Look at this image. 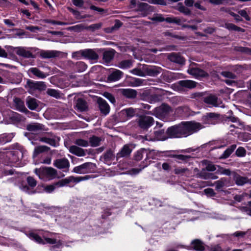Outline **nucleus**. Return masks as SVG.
<instances>
[{
    "label": "nucleus",
    "mask_w": 251,
    "mask_h": 251,
    "mask_svg": "<svg viewBox=\"0 0 251 251\" xmlns=\"http://www.w3.org/2000/svg\"><path fill=\"white\" fill-rule=\"evenodd\" d=\"M203 127L201 123L195 121L182 122L178 125L169 127L167 130V134L170 138L186 137Z\"/></svg>",
    "instance_id": "obj_1"
},
{
    "label": "nucleus",
    "mask_w": 251,
    "mask_h": 251,
    "mask_svg": "<svg viewBox=\"0 0 251 251\" xmlns=\"http://www.w3.org/2000/svg\"><path fill=\"white\" fill-rule=\"evenodd\" d=\"M74 143L75 145H72L69 147V152L79 157L84 156L86 155L87 150L83 149L81 147H87L89 145V141L83 139H76Z\"/></svg>",
    "instance_id": "obj_2"
},
{
    "label": "nucleus",
    "mask_w": 251,
    "mask_h": 251,
    "mask_svg": "<svg viewBox=\"0 0 251 251\" xmlns=\"http://www.w3.org/2000/svg\"><path fill=\"white\" fill-rule=\"evenodd\" d=\"M34 173L41 179L47 178L52 180L57 176V171L55 169L50 167H44L36 168Z\"/></svg>",
    "instance_id": "obj_3"
},
{
    "label": "nucleus",
    "mask_w": 251,
    "mask_h": 251,
    "mask_svg": "<svg viewBox=\"0 0 251 251\" xmlns=\"http://www.w3.org/2000/svg\"><path fill=\"white\" fill-rule=\"evenodd\" d=\"M30 93H33L35 91H44L46 89V85L42 81H34L28 79L25 86Z\"/></svg>",
    "instance_id": "obj_4"
},
{
    "label": "nucleus",
    "mask_w": 251,
    "mask_h": 251,
    "mask_svg": "<svg viewBox=\"0 0 251 251\" xmlns=\"http://www.w3.org/2000/svg\"><path fill=\"white\" fill-rule=\"evenodd\" d=\"M96 168V164L92 162H86L75 167L73 172L79 174H84L92 172Z\"/></svg>",
    "instance_id": "obj_5"
},
{
    "label": "nucleus",
    "mask_w": 251,
    "mask_h": 251,
    "mask_svg": "<svg viewBox=\"0 0 251 251\" xmlns=\"http://www.w3.org/2000/svg\"><path fill=\"white\" fill-rule=\"evenodd\" d=\"M171 112H172V109L170 106L166 104H162L154 108L152 114L157 117L162 118L167 116Z\"/></svg>",
    "instance_id": "obj_6"
},
{
    "label": "nucleus",
    "mask_w": 251,
    "mask_h": 251,
    "mask_svg": "<svg viewBox=\"0 0 251 251\" xmlns=\"http://www.w3.org/2000/svg\"><path fill=\"white\" fill-rule=\"evenodd\" d=\"M91 177L90 176H78V177H75L74 176H70L68 177L65 179H61L57 182L56 184L57 185L59 186H64L70 182H74L75 183H77L81 181L89 179Z\"/></svg>",
    "instance_id": "obj_7"
},
{
    "label": "nucleus",
    "mask_w": 251,
    "mask_h": 251,
    "mask_svg": "<svg viewBox=\"0 0 251 251\" xmlns=\"http://www.w3.org/2000/svg\"><path fill=\"white\" fill-rule=\"evenodd\" d=\"M39 141L56 147L59 139L51 132H48L44 136L39 137Z\"/></svg>",
    "instance_id": "obj_8"
},
{
    "label": "nucleus",
    "mask_w": 251,
    "mask_h": 251,
    "mask_svg": "<svg viewBox=\"0 0 251 251\" xmlns=\"http://www.w3.org/2000/svg\"><path fill=\"white\" fill-rule=\"evenodd\" d=\"M203 123L208 125H215L220 121V115L215 113H208L202 118Z\"/></svg>",
    "instance_id": "obj_9"
},
{
    "label": "nucleus",
    "mask_w": 251,
    "mask_h": 251,
    "mask_svg": "<svg viewBox=\"0 0 251 251\" xmlns=\"http://www.w3.org/2000/svg\"><path fill=\"white\" fill-rule=\"evenodd\" d=\"M154 137L152 138L150 136H146L145 138L148 141H155V140H162L164 141L167 139L168 137H170L167 132H165V130L163 129H160L155 130L154 132Z\"/></svg>",
    "instance_id": "obj_10"
},
{
    "label": "nucleus",
    "mask_w": 251,
    "mask_h": 251,
    "mask_svg": "<svg viewBox=\"0 0 251 251\" xmlns=\"http://www.w3.org/2000/svg\"><path fill=\"white\" fill-rule=\"evenodd\" d=\"M131 7L135 8L137 6V10L140 11H144V14L143 16H146L147 15L146 13L150 10V6L147 3L140 2L139 0H131L130 1Z\"/></svg>",
    "instance_id": "obj_11"
},
{
    "label": "nucleus",
    "mask_w": 251,
    "mask_h": 251,
    "mask_svg": "<svg viewBox=\"0 0 251 251\" xmlns=\"http://www.w3.org/2000/svg\"><path fill=\"white\" fill-rule=\"evenodd\" d=\"M153 118L149 116H141L138 120V125L143 129H147L153 123Z\"/></svg>",
    "instance_id": "obj_12"
},
{
    "label": "nucleus",
    "mask_w": 251,
    "mask_h": 251,
    "mask_svg": "<svg viewBox=\"0 0 251 251\" xmlns=\"http://www.w3.org/2000/svg\"><path fill=\"white\" fill-rule=\"evenodd\" d=\"M187 72L195 77H206L209 76L207 73L197 67H191L188 69Z\"/></svg>",
    "instance_id": "obj_13"
},
{
    "label": "nucleus",
    "mask_w": 251,
    "mask_h": 251,
    "mask_svg": "<svg viewBox=\"0 0 251 251\" xmlns=\"http://www.w3.org/2000/svg\"><path fill=\"white\" fill-rule=\"evenodd\" d=\"M61 52L54 50H42L40 52V56L43 59H50L58 57Z\"/></svg>",
    "instance_id": "obj_14"
},
{
    "label": "nucleus",
    "mask_w": 251,
    "mask_h": 251,
    "mask_svg": "<svg viewBox=\"0 0 251 251\" xmlns=\"http://www.w3.org/2000/svg\"><path fill=\"white\" fill-rule=\"evenodd\" d=\"M82 56L89 60L97 61L99 58V55L92 49H86L80 51Z\"/></svg>",
    "instance_id": "obj_15"
},
{
    "label": "nucleus",
    "mask_w": 251,
    "mask_h": 251,
    "mask_svg": "<svg viewBox=\"0 0 251 251\" xmlns=\"http://www.w3.org/2000/svg\"><path fill=\"white\" fill-rule=\"evenodd\" d=\"M190 250L196 251H204L205 246L204 243L200 239H195L192 241L190 246L188 248Z\"/></svg>",
    "instance_id": "obj_16"
},
{
    "label": "nucleus",
    "mask_w": 251,
    "mask_h": 251,
    "mask_svg": "<svg viewBox=\"0 0 251 251\" xmlns=\"http://www.w3.org/2000/svg\"><path fill=\"white\" fill-rule=\"evenodd\" d=\"M97 103L100 112L104 115L109 113L110 107L107 102L101 98H99L97 100Z\"/></svg>",
    "instance_id": "obj_17"
},
{
    "label": "nucleus",
    "mask_w": 251,
    "mask_h": 251,
    "mask_svg": "<svg viewBox=\"0 0 251 251\" xmlns=\"http://www.w3.org/2000/svg\"><path fill=\"white\" fill-rule=\"evenodd\" d=\"M53 165L59 169L69 170L70 163L69 160L66 158L57 159L54 161Z\"/></svg>",
    "instance_id": "obj_18"
},
{
    "label": "nucleus",
    "mask_w": 251,
    "mask_h": 251,
    "mask_svg": "<svg viewBox=\"0 0 251 251\" xmlns=\"http://www.w3.org/2000/svg\"><path fill=\"white\" fill-rule=\"evenodd\" d=\"M119 92L123 96L128 99H134L137 96V91L132 89H121Z\"/></svg>",
    "instance_id": "obj_19"
},
{
    "label": "nucleus",
    "mask_w": 251,
    "mask_h": 251,
    "mask_svg": "<svg viewBox=\"0 0 251 251\" xmlns=\"http://www.w3.org/2000/svg\"><path fill=\"white\" fill-rule=\"evenodd\" d=\"M233 179L238 186H242L246 183L251 184V178L249 179L247 177L241 176L237 173H234Z\"/></svg>",
    "instance_id": "obj_20"
},
{
    "label": "nucleus",
    "mask_w": 251,
    "mask_h": 251,
    "mask_svg": "<svg viewBox=\"0 0 251 251\" xmlns=\"http://www.w3.org/2000/svg\"><path fill=\"white\" fill-rule=\"evenodd\" d=\"M75 108L79 112L86 111L88 109L87 102L82 98H78L75 101Z\"/></svg>",
    "instance_id": "obj_21"
},
{
    "label": "nucleus",
    "mask_w": 251,
    "mask_h": 251,
    "mask_svg": "<svg viewBox=\"0 0 251 251\" xmlns=\"http://www.w3.org/2000/svg\"><path fill=\"white\" fill-rule=\"evenodd\" d=\"M26 129L30 132L46 130L44 125L38 123H33L27 125L26 126Z\"/></svg>",
    "instance_id": "obj_22"
},
{
    "label": "nucleus",
    "mask_w": 251,
    "mask_h": 251,
    "mask_svg": "<svg viewBox=\"0 0 251 251\" xmlns=\"http://www.w3.org/2000/svg\"><path fill=\"white\" fill-rule=\"evenodd\" d=\"M13 102L14 106L17 110L25 113L30 112L25 107L24 101H22L20 98H15L13 99Z\"/></svg>",
    "instance_id": "obj_23"
},
{
    "label": "nucleus",
    "mask_w": 251,
    "mask_h": 251,
    "mask_svg": "<svg viewBox=\"0 0 251 251\" xmlns=\"http://www.w3.org/2000/svg\"><path fill=\"white\" fill-rule=\"evenodd\" d=\"M228 180L226 178L222 177L219 180L216 181L214 183L209 184V186H215V189L217 191H223V188L227 186Z\"/></svg>",
    "instance_id": "obj_24"
},
{
    "label": "nucleus",
    "mask_w": 251,
    "mask_h": 251,
    "mask_svg": "<svg viewBox=\"0 0 251 251\" xmlns=\"http://www.w3.org/2000/svg\"><path fill=\"white\" fill-rule=\"evenodd\" d=\"M168 58L171 61L179 64H184V58L179 54L177 53H171L168 55Z\"/></svg>",
    "instance_id": "obj_25"
},
{
    "label": "nucleus",
    "mask_w": 251,
    "mask_h": 251,
    "mask_svg": "<svg viewBox=\"0 0 251 251\" xmlns=\"http://www.w3.org/2000/svg\"><path fill=\"white\" fill-rule=\"evenodd\" d=\"M16 50V53L19 56L27 58H34V55L32 53L25 48L18 47Z\"/></svg>",
    "instance_id": "obj_26"
},
{
    "label": "nucleus",
    "mask_w": 251,
    "mask_h": 251,
    "mask_svg": "<svg viewBox=\"0 0 251 251\" xmlns=\"http://www.w3.org/2000/svg\"><path fill=\"white\" fill-rule=\"evenodd\" d=\"M145 70L147 75L151 76H156L162 71L161 68L155 66H151L147 67Z\"/></svg>",
    "instance_id": "obj_27"
},
{
    "label": "nucleus",
    "mask_w": 251,
    "mask_h": 251,
    "mask_svg": "<svg viewBox=\"0 0 251 251\" xmlns=\"http://www.w3.org/2000/svg\"><path fill=\"white\" fill-rule=\"evenodd\" d=\"M132 151L131 149L128 145H125L120 152L117 153L116 158L117 160L121 157H128Z\"/></svg>",
    "instance_id": "obj_28"
},
{
    "label": "nucleus",
    "mask_w": 251,
    "mask_h": 251,
    "mask_svg": "<svg viewBox=\"0 0 251 251\" xmlns=\"http://www.w3.org/2000/svg\"><path fill=\"white\" fill-rule=\"evenodd\" d=\"M124 73L122 71L115 70L108 76L107 81L109 82L118 81L121 79Z\"/></svg>",
    "instance_id": "obj_29"
},
{
    "label": "nucleus",
    "mask_w": 251,
    "mask_h": 251,
    "mask_svg": "<svg viewBox=\"0 0 251 251\" xmlns=\"http://www.w3.org/2000/svg\"><path fill=\"white\" fill-rule=\"evenodd\" d=\"M115 53L116 51L112 49L104 51L103 53L102 57L103 61L106 63H110L114 58Z\"/></svg>",
    "instance_id": "obj_30"
},
{
    "label": "nucleus",
    "mask_w": 251,
    "mask_h": 251,
    "mask_svg": "<svg viewBox=\"0 0 251 251\" xmlns=\"http://www.w3.org/2000/svg\"><path fill=\"white\" fill-rule=\"evenodd\" d=\"M175 174L180 176H185L189 177L191 172L187 168H182L181 167H176L174 170Z\"/></svg>",
    "instance_id": "obj_31"
},
{
    "label": "nucleus",
    "mask_w": 251,
    "mask_h": 251,
    "mask_svg": "<svg viewBox=\"0 0 251 251\" xmlns=\"http://www.w3.org/2000/svg\"><path fill=\"white\" fill-rule=\"evenodd\" d=\"M26 103L28 108L31 110H35L39 105L38 100L30 97L26 98Z\"/></svg>",
    "instance_id": "obj_32"
},
{
    "label": "nucleus",
    "mask_w": 251,
    "mask_h": 251,
    "mask_svg": "<svg viewBox=\"0 0 251 251\" xmlns=\"http://www.w3.org/2000/svg\"><path fill=\"white\" fill-rule=\"evenodd\" d=\"M14 137L13 133H4L0 134V145H4L10 142Z\"/></svg>",
    "instance_id": "obj_33"
},
{
    "label": "nucleus",
    "mask_w": 251,
    "mask_h": 251,
    "mask_svg": "<svg viewBox=\"0 0 251 251\" xmlns=\"http://www.w3.org/2000/svg\"><path fill=\"white\" fill-rule=\"evenodd\" d=\"M203 101L205 103L213 106H218V98L215 96L210 95L204 98Z\"/></svg>",
    "instance_id": "obj_34"
},
{
    "label": "nucleus",
    "mask_w": 251,
    "mask_h": 251,
    "mask_svg": "<svg viewBox=\"0 0 251 251\" xmlns=\"http://www.w3.org/2000/svg\"><path fill=\"white\" fill-rule=\"evenodd\" d=\"M197 82L191 80H183L178 81V84L182 87L193 89L196 87Z\"/></svg>",
    "instance_id": "obj_35"
},
{
    "label": "nucleus",
    "mask_w": 251,
    "mask_h": 251,
    "mask_svg": "<svg viewBox=\"0 0 251 251\" xmlns=\"http://www.w3.org/2000/svg\"><path fill=\"white\" fill-rule=\"evenodd\" d=\"M145 154L146 155V158H148L149 156L147 150L141 149L135 153L133 157L134 159L137 161H140Z\"/></svg>",
    "instance_id": "obj_36"
},
{
    "label": "nucleus",
    "mask_w": 251,
    "mask_h": 251,
    "mask_svg": "<svg viewBox=\"0 0 251 251\" xmlns=\"http://www.w3.org/2000/svg\"><path fill=\"white\" fill-rule=\"evenodd\" d=\"M50 148L46 146H39L35 148L33 153V158L36 157L38 154L42 152L48 151Z\"/></svg>",
    "instance_id": "obj_37"
},
{
    "label": "nucleus",
    "mask_w": 251,
    "mask_h": 251,
    "mask_svg": "<svg viewBox=\"0 0 251 251\" xmlns=\"http://www.w3.org/2000/svg\"><path fill=\"white\" fill-rule=\"evenodd\" d=\"M114 158L113 152L111 150H108L103 155V161L105 163L109 164Z\"/></svg>",
    "instance_id": "obj_38"
},
{
    "label": "nucleus",
    "mask_w": 251,
    "mask_h": 251,
    "mask_svg": "<svg viewBox=\"0 0 251 251\" xmlns=\"http://www.w3.org/2000/svg\"><path fill=\"white\" fill-rule=\"evenodd\" d=\"M29 72L31 73L36 76L40 78H44L48 75L47 74L41 72L37 68H31L29 70Z\"/></svg>",
    "instance_id": "obj_39"
},
{
    "label": "nucleus",
    "mask_w": 251,
    "mask_h": 251,
    "mask_svg": "<svg viewBox=\"0 0 251 251\" xmlns=\"http://www.w3.org/2000/svg\"><path fill=\"white\" fill-rule=\"evenodd\" d=\"M133 61L132 60H124L120 62L118 67L122 69L130 68L132 66Z\"/></svg>",
    "instance_id": "obj_40"
},
{
    "label": "nucleus",
    "mask_w": 251,
    "mask_h": 251,
    "mask_svg": "<svg viewBox=\"0 0 251 251\" xmlns=\"http://www.w3.org/2000/svg\"><path fill=\"white\" fill-rule=\"evenodd\" d=\"M71 65L75 66V68L78 72H82L84 71L87 67V65L83 62L79 61L77 62L75 64L73 62H71Z\"/></svg>",
    "instance_id": "obj_41"
},
{
    "label": "nucleus",
    "mask_w": 251,
    "mask_h": 251,
    "mask_svg": "<svg viewBox=\"0 0 251 251\" xmlns=\"http://www.w3.org/2000/svg\"><path fill=\"white\" fill-rule=\"evenodd\" d=\"M176 9L185 15H190L191 13L190 10L183 5L181 2H179L177 4Z\"/></svg>",
    "instance_id": "obj_42"
},
{
    "label": "nucleus",
    "mask_w": 251,
    "mask_h": 251,
    "mask_svg": "<svg viewBox=\"0 0 251 251\" xmlns=\"http://www.w3.org/2000/svg\"><path fill=\"white\" fill-rule=\"evenodd\" d=\"M102 139L100 137L93 135L89 138V143L92 147H98L100 145Z\"/></svg>",
    "instance_id": "obj_43"
},
{
    "label": "nucleus",
    "mask_w": 251,
    "mask_h": 251,
    "mask_svg": "<svg viewBox=\"0 0 251 251\" xmlns=\"http://www.w3.org/2000/svg\"><path fill=\"white\" fill-rule=\"evenodd\" d=\"M225 27L229 30H234L241 32H244L245 29L241 28L240 27L237 26L233 24L226 23L225 25Z\"/></svg>",
    "instance_id": "obj_44"
},
{
    "label": "nucleus",
    "mask_w": 251,
    "mask_h": 251,
    "mask_svg": "<svg viewBox=\"0 0 251 251\" xmlns=\"http://www.w3.org/2000/svg\"><path fill=\"white\" fill-rule=\"evenodd\" d=\"M236 148V145H232L230 146L228 148H227L222 154L221 155V158H228L230 155L233 152L234 150Z\"/></svg>",
    "instance_id": "obj_45"
},
{
    "label": "nucleus",
    "mask_w": 251,
    "mask_h": 251,
    "mask_svg": "<svg viewBox=\"0 0 251 251\" xmlns=\"http://www.w3.org/2000/svg\"><path fill=\"white\" fill-rule=\"evenodd\" d=\"M28 236L31 239L34 240L38 243H39L41 244H45V242L41 238V237L40 236H39L38 234H37L35 233L30 232L28 234Z\"/></svg>",
    "instance_id": "obj_46"
},
{
    "label": "nucleus",
    "mask_w": 251,
    "mask_h": 251,
    "mask_svg": "<svg viewBox=\"0 0 251 251\" xmlns=\"http://www.w3.org/2000/svg\"><path fill=\"white\" fill-rule=\"evenodd\" d=\"M67 29L70 31H74L76 32H79L84 29H86L85 25L83 24H78L74 26L69 27Z\"/></svg>",
    "instance_id": "obj_47"
},
{
    "label": "nucleus",
    "mask_w": 251,
    "mask_h": 251,
    "mask_svg": "<svg viewBox=\"0 0 251 251\" xmlns=\"http://www.w3.org/2000/svg\"><path fill=\"white\" fill-rule=\"evenodd\" d=\"M148 101L150 103H155L160 101L162 99V96L159 94H153L150 95L148 98Z\"/></svg>",
    "instance_id": "obj_48"
},
{
    "label": "nucleus",
    "mask_w": 251,
    "mask_h": 251,
    "mask_svg": "<svg viewBox=\"0 0 251 251\" xmlns=\"http://www.w3.org/2000/svg\"><path fill=\"white\" fill-rule=\"evenodd\" d=\"M216 173L221 175H225L226 176H230L231 175V171L229 169H226L220 167V166H217Z\"/></svg>",
    "instance_id": "obj_49"
},
{
    "label": "nucleus",
    "mask_w": 251,
    "mask_h": 251,
    "mask_svg": "<svg viewBox=\"0 0 251 251\" xmlns=\"http://www.w3.org/2000/svg\"><path fill=\"white\" fill-rule=\"evenodd\" d=\"M149 19L156 22H162L166 21V18H164L160 14H154L152 17H149Z\"/></svg>",
    "instance_id": "obj_50"
},
{
    "label": "nucleus",
    "mask_w": 251,
    "mask_h": 251,
    "mask_svg": "<svg viewBox=\"0 0 251 251\" xmlns=\"http://www.w3.org/2000/svg\"><path fill=\"white\" fill-rule=\"evenodd\" d=\"M122 112L126 115L128 118L133 117L136 113V110L132 107L125 109Z\"/></svg>",
    "instance_id": "obj_51"
},
{
    "label": "nucleus",
    "mask_w": 251,
    "mask_h": 251,
    "mask_svg": "<svg viewBox=\"0 0 251 251\" xmlns=\"http://www.w3.org/2000/svg\"><path fill=\"white\" fill-rule=\"evenodd\" d=\"M206 171L207 170L205 169H202L201 172L197 173L196 175V177L205 180L207 179V176L209 173H207Z\"/></svg>",
    "instance_id": "obj_52"
},
{
    "label": "nucleus",
    "mask_w": 251,
    "mask_h": 251,
    "mask_svg": "<svg viewBox=\"0 0 251 251\" xmlns=\"http://www.w3.org/2000/svg\"><path fill=\"white\" fill-rule=\"evenodd\" d=\"M101 23H97L91 25L89 26H85L86 29L94 32L96 30L100 29L101 27Z\"/></svg>",
    "instance_id": "obj_53"
},
{
    "label": "nucleus",
    "mask_w": 251,
    "mask_h": 251,
    "mask_svg": "<svg viewBox=\"0 0 251 251\" xmlns=\"http://www.w3.org/2000/svg\"><path fill=\"white\" fill-rule=\"evenodd\" d=\"M166 22L168 23H175L177 25H180L181 24V19L177 17H168Z\"/></svg>",
    "instance_id": "obj_54"
},
{
    "label": "nucleus",
    "mask_w": 251,
    "mask_h": 251,
    "mask_svg": "<svg viewBox=\"0 0 251 251\" xmlns=\"http://www.w3.org/2000/svg\"><path fill=\"white\" fill-rule=\"evenodd\" d=\"M26 181L29 186L31 188H34L37 183L35 179L30 176H29L26 178Z\"/></svg>",
    "instance_id": "obj_55"
},
{
    "label": "nucleus",
    "mask_w": 251,
    "mask_h": 251,
    "mask_svg": "<svg viewBox=\"0 0 251 251\" xmlns=\"http://www.w3.org/2000/svg\"><path fill=\"white\" fill-rule=\"evenodd\" d=\"M57 183V182L54 183V184H53L52 185H47L45 188V190L47 193H50L52 192L56 187H61V186H59V185H57L56 184Z\"/></svg>",
    "instance_id": "obj_56"
},
{
    "label": "nucleus",
    "mask_w": 251,
    "mask_h": 251,
    "mask_svg": "<svg viewBox=\"0 0 251 251\" xmlns=\"http://www.w3.org/2000/svg\"><path fill=\"white\" fill-rule=\"evenodd\" d=\"M47 93L49 95L55 98H58L60 97V93L58 91L56 90L49 89L47 90Z\"/></svg>",
    "instance_id": "obj_57"
},
{
    "label": "nucleus",
    "mask_w": 251,
    "mask_h": 251,
    "mask_svg": "<svg viewBox=\"0 0 251 251\" xmlns=\"http://www.w3.org/2000/svg\"><path fill=\"white\" fill-rule=\"evenodd\" d=\"M221 75L225 77L230 79H235L236 78V75L230 72L223 71L221 73Z\"/></svg>",
    "instance_id": "obj_58"
},
{
    "label": "nucleus",
    "mask_w": 251,
    "mask_h": 251,
    "mask_svg": "<svg viewBox=\"0 0 251 251\" xmlns=\"http://www.w3.org/2000/svg\"><path fill=\"white\" fill-rule=\"evenodd\" d=\"M246 151L243 147L238 148L236 151V154L238 157H243L246 155Z\"/></svg>",
    "instance_id": "obj_59"
},
{
    "label": "nucleus",
    "mask_w": 251,
    "mask_h": 251,
    "mask_svg": "<svg viewBox=\"0 0 251 251\" xmlns=\"http://www.w3.org/2000/svg\"><path fill=\"white\" fill-rule=\"evenodd\" d=\"M130 72L131 73L140 76H145V73L141 69L138 68H134L130 70Z\"/></svg>",
    "instance_id": "obj_60"
},
{
    "label": "nucleus",
    "mask_w": 251,
    "mask_h": 251,
    "mask_svg": "<svg viewBox=\"0 0 251 251\" xmlns=\"http://www.w3.org/2000/svg\"><path fill=\"white\" fill-rule=\"evenodd\" d=\"M248 196V194L247 193H243L241 195H236L234 197V199L238 201L241 202L243 201L244 198Z\"/></svg>",
    "instance_id": "obj_61"
},
{
    "label": "nucleus",
    "mask_w": 251,
    "mask_h": 251,
    "mask_svg": "<svg viewBox=\"0 0 251 251\" xmlns=\"http://www.w3.org/2000/svg\"><path fill=\"white\" fill-rule=\"evenodd\" d=\"M227 119L230 121L231 122L235 123L238 126H242L243 124L239 121V119L234 116L228 117Z\"/></svg>",
    "instance_id": "obj_62"
},
{
    "label": "nucleus",
    "mask_w": 251,
    "mask_h": 251,
    "mask_svg": "<svg viewBox=\"0 0 251 251\" xmlns=\"http://www.w3.org/2000/svg\"><path fill=\"white\" fill-rule=\"evenodd\" d=\"M20 189L28 194H34L35 193L34 191L31 190L29 187L26 185H22L20 186Z\"/></svg>",
    "instance_id": "obj_63"
},
{
    "label": "nucleus",
    "mask_w": 251,
    "mask_h": 251,
    "mask_svg": "<svg viewBox=\"0 0 251 251\" xmlns=\"http://www.w3.org/2000/svg\"><path fill=\"white\" fill-rule=\"evenodd\" d=\"M103 96L107 99L112 103L114 104L116 102L114 97L110 93L105 92L104 93Z\"/></svg>",
    "instance_id": "obj_64"
}]
</instances>
